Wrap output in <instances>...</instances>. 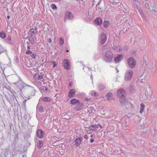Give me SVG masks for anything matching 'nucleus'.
I'll list each match as a JSON object with an SVG mask.
<instances>
[{"mask_svg": "<svg viewBox=\"0 0 157 157\" xmlns=\"http://www.w3.org/2000/svg\"><path fill=\"white\" fill-rule=\"evenodd\" d=\"M144 64L151 72H154L155 71V65L153 63L152 59L148 56L145 55L144 57Z\"/></svg>", "mask_w": 157, "mask_h": 157, "instance_id": "obj_1", "label": "nucleus"}, {"mask_svg": "<svg viewBox=\"0 0 157 157\" xmlns=\"http://www.w3.org/2000/svg\"><path fill=\"white\" fill-rule=\"evenodd\" d=\"M90 94L91 95L94 96H98L99 95L98 93H97L95 91H94L93 90H91L90 91Z\"/></svg>", "mask_w": 157, "mask_h": 157, "instance_id": "obj_24", "label": "nucleus"}, {"mask_svg": "<svg viewBox=\"0 0 157 157\" xmlns=\"http://www.w3.org/2000/svg\"><path fill=\"white\" fill-rule=\"evenodd\" d=\"M84 139H88V137L87 135H85L84 136Z\"/></svg>", "mask_w": 157, "mask_h": 157, "instance_id": "obj_43", "label": "nucleus"}, {"mask_svg": "<svg viewBox=\"0 0 157 157\" xmlns=\"http://www.w3.org/2000/svg\"><path fill=\"white\" fill-rule=\"evenodd\" d=\"M140 105L141 106L140 109L143 110L144 109V107H145L143 103H141Z\"/></svg>", "mask_w": 157, "mask_h": 157, "instance_id": "obj_32", "label": "nucleus"}, {"mask_svg": "<svg viewBox=\"0 0 157 157\" xmlns=\"http://www.w3.org/2000/svg\"><path fill=\"white\" fill-rule=\"evenodd\" d=\"M126 94V92L123 89H120L117 90V95L120 99L125 98Z\"/></svg>", "mask_w": 157, "mask_h": 157, "instance_id": "obj_8", "label": "nucleus"}, {"mask_svg": "<svg viewBox=\"0 0 157 157\" xmlns=\"http://www.w3.org/2000/svg\"><path fill=\"white\" fill-rule=\"evenodd\" d=\"M127 105L128 106V107H129H129H128V109H129V108H132V107H130V105Z\"/></svg>", "mask_w": 157, "mask_h": 157, "instance_id": "obj_46", "label": "nucleus"}, {"mask_svg": "<svg viewBox=\"0 0 157 157\" xmlns=\"http://www.w3.org/2000/svg\"><path fill=\"white\" fill-rule=\"evenodd\" d=\"M93 137V136L92 135H91V136H90V137Z\"/></svg>", "mask_w": 157, "mask_h": 157, "instance_id": "obj_51", "label": "nucleus"}, {"mask_svg": "<svg viewBox=\"0 0 157 157\" xmlns=\"http://www.w3.org/2000/svg\"><path fill=\"white\" fill-rule=\"evenodd\" d=\"M43 142L41 140L38 141L37 143V146L40 148H41L43 146Z\"/></svg>", "mask_w": 157, "mask_h": 157, "instance_id": "obj_19", "label": "nucleus"}, {"mask_svg": "<svg viewBox=\"0 0 157 157\" xmlns=\"http://www.w3.org/2000/svg\"><path fill=\"white\" fill-rule=\"evenodd\" d=\"M113 95V94L112 93L110 92H109L106 94L105 97L109 99L111 97H112Z\"/></svg>", "mask_w": 157, "mask_h": 157, "instance_id": "obj_25", "label": "nucleus"}, {"mask_svg": "<svg viewBox=\"0 0 157 157\" xmlns=\"http://www.w3.org/2000/svg\"><path fill=\"white\" fill-rule=\"evenodd\" d=\"M128 65L131 68H134L136 65V62L135 59L132 57L129 58L127 60Z\"/></svg>", "mask_w": 157, "mask_h": 157, "instance_id": "obj_7", "label": "nucleus"}, {"mask_svg": "<svg viewBox=\"0 0 157 157\" xmlns=\"http://www.w3.org/2000/svg\"><path fill=\"white\" fill-rule=\"evenodd\" d=\"M85 100L87 101H89L90 100V98H85Z\"/></svg>", "mask_w": 157, "mask_h": 157, "instance_id": "obj_39", "label": "nucleus"}, {"mask_svg": "<svg viewBox=\"0 0 157 157\" xmlns=\"http://www.w3.org/2000/svg\"><path fill=\"white\" fill-rule=\"evenodd\" d=\"M20 90L22 92L27 93L33 96L35 95V91L34 89L30 86H27L23 82L20 81Z\"/></svg>", "mask_w": 157, "mask_h": 157, "instance_id": "obj_2", "label": "nucleus"}, {"mask_svg": "<svg viewBox=\"0 0 157 157\" xmlns=\"http://www.w3.org/2000/svg\"><path fill=\"white\" fill-rule=\"evenodd\" d=\"M109 22L108 21H105L103 22V25L104 27H107L109 25Z\"/></svg>", "mask_w": 157, "mask_h": 157, "instance_id": "obj_26", "label": "nucleus"}, {"mask_svg": "<svg viewBox=\"0 0 157 157\" xmlns=\"http://www.w3.org/2000/svg\"><path fill=\"white\" fill-rule=\"evenodd\" d=\"M51 7L53 10L56 9H57L56 6L54 4H52L51 5Z\"/></svg>", "mask_w": 157, "mask_h": 157, "instance_id": "obj_31", "label": "nucleus"}, {"mask_svg": "<svg viewBox=\"0 0 157 157\" xmlns=\"http://www.w3.org/2000/svg\"><path fill=\"white\" fill-rule=\"evenodd\" d=\"M37 136L40 138H42L44 136L43 132L40 129L38 130L36 132Z\"/></svg>", "mask_w": 157, "mask_h": 157, "instance_id": "obj_11", "label": "nucleus"}, {"mask_svg": "<svg viewBox=\"0 0 157 157\" xmlns=\"http://www.w3.org/2000/svg\"><path fill=\"white\" fill-rule=\"evenodd\" d=\"M48 42L49 43H51L52 42V40L51 38H49L48 40Z\"/></svg>", "mask_w": 157, "mask_h": 157, "instance_id": "obj_41", "label": "nucleus"}, {"mask_svg": "<svg viewBox=\"0 0 157 157\" xmlns=\"http://www.w3.org/2000/svg\"><path fill=\"white\" fill-rule=\"evenodd\" d=\"M27 48H28V49H30V47L29 46H28Z\"/></svg>", "mask_w": 157, "mask_h": 157, "instance_id": "obj_49", "label": "nucleus"}, {"mask_svg": "<svg viewBox=\"0 0 157 157\" xmlns=\"http://www.w3.org/2000/svg\"><path fill=\"white\" fill-rule=\"evenodd\" d=\"M32 53V52L29 50H28L26 52V54H31Z\"/></svg>", "mask_w": 157, "mask_h": 157, "instance_id": "obj_33", "label": "nucleus"}, {"mask_svg": "<svg viewBox=\"0 0 157 157\" xmlns=\"http://www.w3.org/2000/svg\"><path fill=\"white\" fill-rule=\"evenodd\" d=\"M42 100L44 101L48 102L51 100V98L49 97H44L42 98Z\"/></svg>", "mask_w": 157, "mask_h": 157, "instance_id": "obj_22", "label": "nucleus"}, {"mask_svg": "<svg viewBox=\"0 0 157 157\" xmlns=\"http://www.w3.org/2000/svg\"><path fill=\"white\" fill-rule=\"evenodd\" d=\"M43 108L42 107H40L39 108V110L40 111H42V110H43Z\"/></svg>", "mask_w": 157, "mask_h": 157, "instance_id": "obj_42", "label": "nucleus"}, {"mask_svg": "<svg viewBox=\"0 0 157 157\" xmlns=\"http://www.w3.org/2000/svg\"><path fill=\"white\" fill-rule=\"evenodd\" d=\"M51 63H52L53 65V67H54L56 66V64L55 62L52 61V62Z\"/></svg>", "mask_w": 157, "mask_h": 157, "instance_id": "obj_35", "label": "nucleus"}, {"mask_svg": "<svg viewBox=\"0 0 157 157\" xmlns=\"http://www.w3.org/2000/svg\"><path fill=\"white\" fill-rule=\"evenodd\" d=\"M75 91L74 89L71 90L68 93V97L70 98L74 97L75 95Z\"/></svg>", "mask_w": 157, "mask_h": 157, "instance_id": "obj_15", "label": "nucleus"}, {"mask_svg": "<svg viewBox=\"0 0 157 157\" xmlns=\"http://www.w3.org/2000/svg\"><path fill=\"white\" fill-rule=\"evenodd\" d=\"M92 126L93 127H95V128H96V129L97 128H98L99 127H100V128H102V126H101V125L99 124H92Z\"/></svg>", "mask_w": 157, "mask_h": 157, "instance_id": "obj_29", "label": "nucleus"}, {"mask_svg": "<svg viewBox=\"0 0 157 157\" xmlns=\"http://www.w3.org/2000/svg\"><path fill=\"white\" fill-rule=\"evenodd\" d=\"M0 37L2 39H5L6 37V36L4 32L3 31L0 33Z\"/></svg>", "mask_w": 157, "mask_h": 157, "instance_id": "obj_20", "label": "nucleus"}, {"mask_svg": "<svg viewBox=\"0 0 157 157\" xmlns=\"http://www.w3.org/2000/svg\"><path fill=\"white\" fill-rule=\"evenodd\" d=\"M152 94L149 93L147 92H145L142 95L141 98L146 102H148L151 99Z\"/></svg>", "mask_w": 157, "mask_h": 157, "instance_id": "obj_5", "label": "nucleus"}, {"mask_svg": "<svg viewBox=\"0 0 157 157\" xmlns=\"http://www.w3.org/2000/svg\"><path fill=\"white\" fill-rule=\"evenodd\" d=\"M133 74V72L131 70H127L125 74L124 79L127 81H129L132 78Z\"/></svg>", "mask_w": 157, "mask_h": 157, "instance_id": "obj_6", "label": "nucleus"}, {"mask_svg": "<svg viewBox=\"0 0 157 157\" xmlns=\"http://www.w3.org/2000/svg\"><path fill=\"white\" fill-rule=\"evenodd\" d=\"M15 59H16L15 60L17 62H18L19 61L18 59L17 58V56H15Z\"/></svg>", "mask_w": 157, "mask_h": 157, "instance_id": "obj_38", "label": "nucleus"}, {"mask_svg": "<svg viewBox=\"0 0 157 157\" xmlns=\"http://www.w3.org/2000/svg\"><path fill=\"white\" fill-rule=\"evenodd\" d=\"M11 37H7V38L6 39V40H8V41H10V40H11Z\"/></svg>", "mask_w": 157, "mask_h": 157, "instance_id": "obj_40", "label": "nucleus"}, {"mask_svg": "<svg viewBox=\"0 0 157 157\" xmlns=\"http://www.w3.org/2000/svg\"><path fill=\"white\" fill-rule=\"evenodd\" d=\"M136 2H139L138 0H134Z\"/></svg>", "mask_w": 157, "mask_h": 157, "instance_id": "obj_50", "label": "nucleus"}, {"mask_svg": "<svg viewBox=\"0 0 157 157\" xmlns=\"http://www.w3.org/2000/svg\"><path fill=\"white\" fill-rule=\"evenodd\" d=\"M106 40V36L105 34H101L100 41L101 44H103Z\"/></svg>", "mask_w": 157, "mask_h": 157, "instance_id": "obj_10", "label": "nucleus"}, {"mask_svg": "<svg viewBox=\"0 0 157 157\" xmlns=\"http://www.w3.org/2000/svg\"><path fill=\"white\" fill-rule=\"evenodd\" d=\"M7 17L8 19H9L10 18V17L9 16H8Z\"/></svg>", "mask_w": 157, "mask_h": 157, "instance_id": "obj_48", "label": "nucleus"}, {"mask_svg": "<svg viewBox=\"0 0 157 157\" xmlns=\"http://www.w3.org/2000/svg\"><path fill=\"white\" fill-rule=\"evenodd\" d=\"M143 110H142V109H140V113L141 114H142V113Z\"/></svg>", "mask_w": 157, "mask_h": 157, "instance_id": "obj_47", "label": "nucleus"}, {"mask_svg": "<svg viewBox=\"0 0 157 157\" xmlns=\"http://www.w3.org/2000/svg\"><path fill=\"white\" fill-rule=\"evenodd\" d=\"M113 53L110 51H108L105 53L104 56L105 60L108 62H110L113 58Z\"/></svg>", "mask_w": 157, "mask_h": 157, "instance_id": "obj_3", "label": "nucleus"}, {"mask_svg": "<svg viewBox=\"0 0 157 157\" xmlns=\"http://www.w3.org/2000/svg\"><path fill=\"white\" fill-rule=\"evenodd\" d=\"M23 157H24V156H23Z\"/></svg>", "mask_w": 157, "mask_h": 157, "instance_id": "obj_53", "label": "nucleus"}, {"mask_svg": "<svg viewBox=\"0 0 157 157\" xmlns=\"http://www.w3.org/2000/svg\"><path fill=\"white\" fill-rule=\"evenodd\" d=\"M113 48L117 51H121L122 50V48L119 46H114Z\"/></svg>", "mask_w": 157, "mask_h": 157, "instance_id": "obj_21", "label": "nucleus"}, {"mask_svg": "<svg viewBox=\"0 0 157 157\" xmlns=\"http://www.w3.org/2000/svg\"><path fill=\"white\" fill-rule=\"evenodd\" d=\"M64 43V40L63 38H60L59 39V43L60 45H61L63 44Z\"/></svg>", "mask_w": 157, "mask_h": 157, "instance_id": "obj_30", "label": "nucleus"}, {"mask_svg": "<svg viewBox=\"0 0 157 157\" xmlns=\"http://www.w3.org/2000/svg\"><path fill=\"white\" fill-rule=\"evenodd\" d=\"M121 104L122 106H124L126 109H128V107L127 105H130V107L132 106V103L128 101L127 99L125 98H121L119 99Z\"/></svg>", "mask_w": 157, "mask_h": 157, "instance_id": "obj_4", "label": "nucleus"}, {"mask_svg": "<svg viewBox=\"0 0 157 157\" xmlns=\"http://www.w3.org/2000/svg\"><path fill=\"white\" fill-rule=\"evenodd\" d=\"M38 79H41L43 78V76L42 75H39V76L38 77Z\"/></svg>", "mask_w": 157, "mask_h": 157, "instance_id": "obj_37", "label": "nucleus"}, {"mask_svg": "<svg viewBox=\"0 0 157 157\" xmlns=\"http://www.w3.org/2000/svg\"><path fill=\"white\" fill-rule=\"evenodd\" d=\"M71 103L72 105H79L80 103L79 101L75 98L72 99L71 100Z\"/></svg>", "mask_w": 157, "mask_h": 157, "instance_id": "obj_14", "label": "nucleus"}, {"mask_svg": "<svg viewBox=\"0 0 157 157\" xmlns=\"http://www.w3.org/2000/svg\"><path fill=\"white\" fill-rule=\"evenodd\" d=\"M89 130L90 131H97V129H96V128L95 127H93L92 126V125L91 126L89 127Z\"/></svg>", "mask_w": 157, "mask_h": 157, "instance_id": "obj_27", "label": "nucleus"}, {"mask_svg": "<svg viewBox=\"0 0 157 157\" xmlns=\"http://www.w3.org/2000/svg\"><path fill=\"white\" fill-rule=\"evenodd\" d=\"M82 140V138H79L76 139L75 140V144L78 146L80 144Z\"/></svg>", "mask_w": 157, "mask_h": 157, "instance_id": "obj_18", "label": "nucleus"}, {"mask_svg": "<svg viewBox=\"0 0 157 157\" xmlns=\"http://www.w3.org/2000/svg\"><path fill=\"white\" fill-rule=\"evenodd\" d=\"M94 21L95 24L97 25H101L102 23L101 19L100 17H98L96 18L94 20Z\"/></svg>", "mask_w": 157, "mask_h": 157, "instance_id": "obj_13", "label": "nucleus"}, {"mask_svg": "<svg viewBox=\"0 0 157 157\" xmlns=\"http://www.w3.org/2000/svg\"><path fill=\"white\" fill-rule=\"evenodd\" d=\"M29 41H30V43L32 45H33L35 44L34 40L33 37H30L29 38Z\"/></svg>", "mask_w": 157, "mask_h": 157, "instance_id": "obj_28", "label": "nucleus"}, {"mask_svg": "<svg viewBox=\"0 0 157 157\" xmlns=\"http://www.w3.org/2000/svg\"><path fill=\"white\" fill-rule=\"evenodd\" d=\"M26 98V99H25V100L23 102V104L24 105V106H25V105L26 101H27V100L28 99H29V98Z\"/></svg>", "mask_w": 157, "mask_h": 157, "instance_id": "obj_34", "label": "nucleus"}, {"mask_svg": "<svg viewBox=\"0 0 157 157\" xmlns=\"http://www.w3.org/2000/svg\"><path fill=\"white\" fill-rule=\"evenodd\" d=\"M123 58V56L121 55H118L115 59V62L116 63H118Z\"/></svg>", "mask_w": 157, "mask_h": 157, "instance_id": "obj_12", "label": "nucleus"}, {"mask_svg": "<svg viewBox=\"0 0 157 157\" xmlns=\"http://www.w3.org/2000/svg\"><path fill=\"white\" fill-rule=\"evenodd\" d=\"M66 18L71 19L73 18L72 14L70 12H67L66 14Z\"/></svg>", "mask_w": 157, "mask_h": 157, "instance_id": "obj_17", "label": "nucleus"}, {"mask_svg": "<svg viewBox=\"0 0 157 157\" xmlns=\"http://www.w3.org/2000/svg\"><path fill=\"white\" fill-rule=\"evenodd\" d=\"M36 28H32L30 29L29 31V33L30 34L31 36H33L36 33Z\"/></svg>", "mask_w": 157, "mask_h": 157, "instance_id": "obj_16", "label": "nucleus"}, {"mask_svg": "<svg viewBox=\"0 0 157 157\" xmlns=\"http://www.w3.org/2000/svg\"><path fill=\"white\" fill-rule=\"evenodd\" d=\"M68 50H67V52H68Z\"/></svg>", "mask_w": 157, "mask_h": 157, "instance_id": "obj_52", "label": "nucleus"}, {"mask_svg": "<svg viewBox=\"0 0 157 157\" xmlns=\"http://www.w3.org/2000/svg\"><path fill=\"white\" fill-rule=\"evenodd\" d=\"M139 13L142 16H143L144 13L141 10H139Z\"/></svg>", "mask_w": 157, "mask_h": 157, "instance_id": "obj_36", "label": "nucleus"}, {"mask_svg": "<svg viewBox=\"0 0 157 157\" xmlns=\"http://www.w3.org/2000/svg\"><path fill=\"white\" fill-rule=\"evenodd\" d=\"M98 88L100 90H102L105 88L104 85L102 84H100L98 86Z\"/></svg>", "mask_w": 157, "mask_h": 157, "instance_id": "obj_23", "label": "nucleus"}, {"mask_svg": "<svg viewBox=\"0 0 157 157\" xmlns=\"http://www.w3.org/2000/svg\"><path fill=\"white\" fill-rule=\"evenodd\" d=\"M94 141V139H92L90 140V142L91 143H92Z\"/></svg>", "mask_w": 157, "mask_h": 157, "instance_id": "obj_45", "label": "nucleus"}, {"mask_svg": "<svg viewBox=\"0 0 157 157\" xmlns=\"http://www.w3.org/2000/svg\"><path fill=\"white\" fill-rule=\"evenodd\" d=\"M36 55L35 54H33L32 55V57L34 59H35V58Z\"/></svg>", "mask_w": 157, "mask_h": 157, "instance_id": "obj_44", "label": "nucleus"}, {"mask_svg": "<svg viewBox=\"0 0 157 157\" xmlns=\"http://www.w3.org/2000/svg\"><path fill=\"white\" fill-rule=\"evenodd\" d=\"M70 63L68 60L66 59H64L63 66L64 68L67 70L69 69L70 68Z\"/></svg>", "mask_w": 157, "mask_h": 157, "instance_id": "obj_9", "label": "nucleus"}]
</instances>
